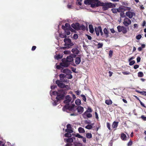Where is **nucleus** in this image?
<instances>
[{
	"instance_id": "nucleus-29",
	"label": "nucleus",
	"mask_w": 146,
	"mask_h": 146,
	"mask_svg": "<svg viewBox=\"0 0 146 146\" xmlns=\"http://www.w3.org/2000/svg\"><path fill=\"white\" fill-rule=\"evenodd\" d=\"M86 137L88 139H90L92 137V135L90 133H88L86 134Z\"/></svg>"
},
{
	"instance_id": "nucleus-63",
	"label": "nucleus",
	"mask_w": 146,
	"mask_h": 146,
	"mask_svg": "<svg viewBox=\"0 0 146 146\" xmlns=\"http://www.w3.org/2000/svg\"><path fill=\"white\" fill-rule=\"evenodd\" d=\"M141 59V58L140 57H139V56L137 58V62H139L140 61Z\"/></svg>"
},
{
	"instance_id": "nucleus-36",
	"label": "nucleus",
	"mask_w": 146,
	"mask_h": 146,
	"mask_svg": "<svg viewBox=\"0 0 146 146\" xmlns=\"http://www.w3.org/2000/svg\"><path fill=\"white\" fill-rule=\"evenodd\" d=\"M65 131L67 133H71L73 132V131L71 129H65Z\"/></svg>"
},
{
	"instance_id": "nucleus-47",
	"label": "nucleus",
	"mask_w": 146,
	"mask_h": 146,
	"mask_svg": "<svg viewBox=\"0 0 146 146\" xmlns=\"http://www.w3.org/2000/svg\"><path fill=\"white\" fill-rule=\"evenodd\" d=\"M130 62L129 63V65L130 66H132L135 63V60H132L131 61V60L130 61H129Z\"/></svg>"
},
{
	"instance_id": "nucleus-31",
	"label": "nucleus",
	"mask_w": 146,
	"mask_h": 146,
	"mask_svg": "<svg viewBox=\"0 0 146 146\" xmlns=\"http://www.w3.org/2000/svg\"><path fill=\"white\" fill-rule=\"evenodd\" d=\"M62 56L58 54L56 56H55V58L57 60L61 59L62 58Z\"/></svg>"
},
{
	"instance_id": "nucleus-52",
	"label": "nucleus",
	"mask_w": 146,
	"mask_h": 146,
	"mask_svg": "<svg viewBox=\"0 0 146 146\" xmlns=\"http://www.w3.org/2000/svg\"><path fill=\"white\" fill-rule=\"evenodd\" d=\"M75 92L77 95H80L81 93V91L80 90H78L77 91H75Z\"/></svg>"
},
{
	"instance_id": "nucleus-49",
	"label": "nucleus",
	"mask_w": 146,
	"mask_h": 146,
	"mask_svg": "<svg viewBox=\"0 0 146 146\" xmlns=\"http://www.w3.org/2000/svg\"><path fill=\"white\" fill-rule=\"evenodd\" d=\"M62 66H60V65H57L56 66V68L57 69L59 70L60 69H63V68L62 67Z\"/></svg>"
},
{
	"instance_id": "nucleus-9",
	"label": "nucleus",
	"mask_w": 146,
	"mask_h": 146,
	"mask_svg": "<svg viewBox=\"0 0 146 146\" xmlns=\"http://www.w3.org/2000/svg\"><path fill=\"white\" fill-rule=\"evenodd\" d=\"M80 24L78 22L73 23L72 24L71 27L74 29L76 30H78Z\"/></svg>"
},
{
	"instance_id": "nucleus-50",
	"label": "nucleus",
	"mask_w": 146,
	"mask_h": 146,
	"mask_svg": "<svg viewBox=\"0 0 146 146\" xmlns=\"http://www.w3.org/2000/svg\"><path fill=\"white\" fill-rule=\"evenodd\" d=\"M72 96L73 100L71 102L72 103L74 102V100L76 99V97L75 95L74 94L72 93Z\"/></svg>"
},
{
	"instance_id": "nucleus-19",
	"label": "nucleus",
	"mask_w": 146,
	"mask_h": 146,
	"mask_svg": "<svg viewBox=\"0 0 146 146\" xmlns=\"http://www.w3.org/2000/svg\"><path fill=\"white\" fill-rule=\"evenodd\" d=\"M104 34L105 35V36L106 37H108V34L109 32L107 29L106 28H105L104 29Z\"/></svg>"
},
{
	"instance_id": "nucleus-14",
	"label": "nucleus",
	"mask_w": 146,
	"mask_h": 146,
	"mask_svg": "<svg viewBox=\"0 0 146 146\" xmlns=\"http://www.w3.org/2000/svg\"><path fill=\"white\" fill-rule=\"evenodd\" d=\"M72 52L74 54H78L80 52V51L77 48H74L72 49Z\"/></svg>"
},
{
	"instance_id": "nucleus-7",
	"label": "nucleus",
	"mask_w": 146,
	"mask_h": 146,
	"mask_svg": "<svg viewBox=\"0 0 146 146\" xmlns=\"http://www.w3.org/2000/svg\"><path fill=\"white\" fill-rule=\"evenodd\" d=\"M131 23V21L127 17H125L124 19L123 24L125 26H128L129 25H130Z\"/></svg>"
},
{
	"instance_id": "nucleus-8",
	"label": "nucleus",
	"mask_w": 146,
	"mask_h": 146,
	"mask_svg": "<svg viewBox=\"0 0 146 146\" xmlns=\"http://www.w3.org/2000/svg\"><path fill=\"white\" fill-rule=\"evenodd\" d=\"M72 98L69 95H67L65 97V100L64 102L66 104H69V103L71 101Z\"/></svg>"
},
{
	"instance_id": "nucleus-60",
	"label": "nucleus",
	"mask_w": 146,
	"mask_h": 146,
	"mask_svg": "<svg viewBox=\"0 0 146 146\" xmlns=\"http://www.w3.org/2000/svg\"><path fill=\"white\" fill-rule=\"evenodd\" d=\"M141 119L144 121H146V117L144 115H142L141 116Z\"/></svg>"
},
{
	"instance_id": "nucleus-22",
	"label": "nucleus",
	"mask_w": 146,
	"mask_h": 146,
	"mask_svg": "<svg viewBox=\"0 0 146 146\" xmlns=\"http://www.w3.org/2000/svg\"><path fill=\"white\" fill-rule=\"evenodd\" d=\"M82 30L83 31H85L86 30V28L85 27V26L82 24L81 25L80 24L79 27V28L78 30Z\"/></svg>"
},
{
	"instance_id": "nucleus-59",
	"label": "nucleus",
	"mask_w": 146,
	"mask_h": 146,
	"mask_svg": "<svg viewBox=\"0 0 146 146\" xmlns=\"http://www.w3.org/2000/svg\"><path fill=\"white\" fill-rule=\"evenodd\" d=\"M120 16L122 18L124 17H125L124 12L121 13H120Z\"/></svg>"
},
{
	"instance_id": "nucleus-2",
	"label": "nucleus",
	"mask_w": 146,
	"mask_h": 146,
	"mask_svg": "<svg viewBox=\"0 0 146 146\" xmlns=\"http://www.w3.org/2000/svg\"><path fill=\"white\" fill-rule=\"evenodd\" d=\"M65 89H62L58 90L57 92L54 91L53 94L54 95H56L57 96L56 97V99L58 101L60 100L64 99L65 95L67 93Z\"/></svg>"
},
{
	"instance_id": "nucleus-35",
	"label": "nucleus",
	"mask_w": 146,
	"mask_h": 146,
	"mask_svg": "<svg viewBox=\"0 0 146 146\" xmlns=\"http://www.w3.org/2000/svg\"><path fill=\"white\" fill-rule=\"evenodd\" d=\"M84 114L85 115H86V117H88V118L91 117L92 116V115L91 113H86V114H84Z\"/></svg>"
},
{
	"instance_id": "nucleus-38",
	"label": "nucleus",
	"mask_w": 146,
	"mask_h": 146,
	"mask_svg": "<svg viewBox=\"0 0 146 146\" xmlns=\"http://www.w3.org/2000/svg\"><path fill=\"white\" fill-rule=\"evenodd\" d=\"M80 96L81 97H82V99L83 100H84V101L85 102H86V99L85 96L83 94H81L80 95Z\"/></svg>"
},
{
	"instance_id": "nucleus-3",
	"label": "nucleus",
	"mask_w": 146,
	"mask_h": 146,
	"mask_svg": "<svg viewBox=\"0 0 146 146\" xmlns=\"http://www.w3.org/2000/svg\"><path fill=\"white\" fill-rule=\"evenodd\" d=\"M102 9L104 11L107 10L109 8H113L115 7V5L111 3H102Z\"/></svg>"
},
{
	"instance_id": "nucleus-34",
	"label": "nucleus",
	"mask_w": 146,
	"mask_h": 146,
	"mask_svg": "<svg viewBox=\"0 0 146 146\" xmlns=\"http://www.w3.org/2000/svg\"><path fill=\"white\" fill-rule=\"evenodd\" d=\"M144 76L143 73L142 72H139L138 73V76L139 77H141Z\"/></svg>"
},
{
	"instance_id": "nucleus-18",
	"label": "nucleus",
	"mask_w": 146,
	"mask_h": 146,
	"mask_svg": "<svg viewBox=\"0 0 146 146\" xmlns=\"http://www.w3.org/2000/svg\"><path fill=\"white\" fill-rule=\"evenodd\" d=\"M90 32L91 33H93L94 32V29L93 26L92 25H89Z\"/></svg>"
},
{
	"instance_id": "nucleus-43",
	"label": "nucleus",
	"mask_w": 146,
	"mask_h": 146,
	"mask_svg": "<svg viewBox=\"0 0 146 146\" xmlns=\"http://www.w3.org/2000/svg\"><path fill=\"white\" fill-rule=\"evenodd\" d=\"M66 76V77L68 79H71L72 78V75L70 74H67Z\"/></svg>"
},
{
	"instance_id": "nucleus-10",
	"label": "nucleus",
	"mask_w": 146,
	"mask_h": 146,
	"mask_svg": "<svg viewBox=\"0 0 146 146\" xmlns=\"http://www.w3.org/2000/svg\"><path fill=\"white\" fill-rule=\"evenodd\" d=\"M126 8L124 6H122L117 8V12L119 13H121L124 12L126 11Z\"/></svg>"
},
{
	"instance_id": "nucleus-12",
	"label": "nucleus",
	"mask_w": 146,
	"mask_h": 146,
	"mask_svg": "<svg viewBox=\"0 0 146 146\" xmlns=\"http://www.w3.org/2000/svg\"><path fill=\"white\" fill-rule=\"evenodd\" d=\"M134 15L135 13H134L130 11H127L126 13V15L130 19L132 18Z\"/></svg>"
},
{
	"instance_id": "nucleus-5",
	"label": "nucleus",
	"mask_w": 146,
	"mask_h": 146,
	"mask_svg": "<svg viewBox=\"0 0 146 146\" xmlns=\"http://www.w3.org/2000/svg\"><path fill=\"white\" fill-rule=\"evenodd\" d=\"M117 28L118 31L119 32H122L123 34H124L127 33V29L124 26L119 25L117 27Z\"/></svg>"
},
{
	"instance_id": "nucleus-16",
	"label": "nucleus",
	"mask_w": 146,
	"mask_h": 146,
	"mask_svg": "<svg viewBox=\"0 0 146 146\" xmlns=\"http://www.w3.org/2000/svg\"><path fill=\"white\" fill-rule=\"evenodd\" d=\"M66 60L69 62L71 63V62H73L74 59L72 57L70 56H68L67 57Z\"/></svg>"
},
{
	"instance_id": "nucleus-48",
	"label": "nucleus",
	"mask_w": 146,
	"mask_h": 146,
	"mask_svg": "<svg viewBox=\"0 0 146 146\" xmlns=\"http://www.w3.org/2000/svg\"><path fill=\"white\" fill-rule=\"evenodd\" d=\"M139 93L141 94L146 96V92L145 91L139 92Z\"/></svg>"
},
{
	"instance_id": "nucleus-13",
	"label": "nucleus",
	"mask_w": 146,
	"mask_h": 146,
	"mask_svg": "<svg viewBox=\"0 0 146 146\" xmlns=\"http://www.w3.org/2000/svg\"><path fill=\"white\" fill-rule=\"evenodd\" d=\"M101 27L100 26H98V27H95V30L96 35L97 36H99L100 35V31H101Z\"/></svg>"
},
{
	"instance_id": "nucleus-21",
	"label": "nucleus",
	"mask_w": 146,
	"mask_h": 146,
	"mask_svg": "<svg viewBox=\"0 0 146 146\" xmlns=\"http://www.w3.org/2000/svg\"><path fill=\"white\" fill-rule=\"evenodd\" d=\"M69 104H66L64 107L62 108V110L63 111H66L67 110H68Z\"/></svg>"
},
{
	"instance_id": "nucleus-44",
	"label": "nucleus",
	"mask_w": 146,
	"mask_h": 146,
	"mask_svg": "<svg viewBox=\"0 0 146 146\" xmlns=\"http://www.w3.org/2000/svg\"><path fill=\"white\" fill-rule=\"evenodd\" d=\"M103 46L102 43H99L98 44L97 47L98 48H101Z\"/></svg>"
},
{
	"instance_id": "nucleus-27",
	"label": "nucleus",
	"mask_w": 146,
	"mask_h": 146,
	"mask_svg": "<svg viewBox=\"0 0 146 146\" xmlns=\"http://www.w3.org/2000/svg\"><path fill=\"white\" fill-rule=\"evenodd\" d=\"M73 135V136H75L77 137L81 138H83V136H82L79 133H76L74 134H72Z\"/></svg>"
},
{
	"instance_id": "nucleus-17",
	"label": "nucleus",
	"mask_w": 146,
	"mask_h": 146,
	"mask_svg": "<svg viewBox=\"0 0 146 146\" xmlns=\"http://www.w3.org/2000/svg\"><path fill=\"white\" fill-rule=\"evenodd\" d=\"M64 141H66L67 143H72L73 141V139L72 138L64 139Z\"/></svg>"
},
{
	"instance_id": "nucleus-56",
	"label": "nucleus",
	"mask_w": 146,
	"mask_h": 146,
	"mask_svg": "<svg viewBox=\"0 0 146 146\" xmlns=\"http://www.w3.org/2000/svg\"><path fill=\"white\" fill-rule=\"evenodd\" d=\"M107 127L109 130H111L110 128V124L109 123H107Z\"/></svg>"
},
{
	"instance_id": "nucleus-23",
	"label": "nucleus",
	"mask_w": 146,
	"mask_h": 146,
	"mask_svg": "<svg viewBox=\"0 0 146 146\" xmlns=\"http://www.w3.org/2000/svg\"><path fill=\"white\" fill-rule=\"evenodd\" d=\"M78 131L80 133H84L85 132V131L84 128L82 127H80L78 129Z\"/></svg>"
},
{
	"instance_id": "nucleus-1",
	"label": "nucleus",
	"mask_w": 146,
	"mask_h": 146,
	"mask_svg": "<svg viewBox=\"0 0 146 146\" xmlns=\"http://www.w3.org/2000/svg\"><path fill=\"white\" fill-rule=\"evenodd\" d=\"M66 75L64 74H60V80H57L56 82V83L59 87L61 88H65V90H67L70 89L69 86L68 85H66L62 83L67 82V80L66 78Z\"/></svg>"
},
{
	"instance_id": "nucleus-15",
	"label": "nucleus",
	"mask_w": 146,
	"mask_h": 146,
	"mask_svg": "<svg viewBox=\"0 0 146 146\" xmlns=\"http://www.w3.org/2000/svg\"><path fill=\"white\" fill-rule=\"evenodd\" d=\"M81 62V58L80 57H78L76 58L75 62L76 64L78 65L80 64Z\"/></svg>"
},
{
	"instance_id": "nucleus-41",
	"label": "nucleus",
	"mask_w": 146,
	"mask_h": 146,
	"mask_svg": "<svg viewBox=\"0 0 146 146\" xmlns=\"http://www.w3.org/2000/svg\"><path fill=\"white\" fill-rule=\"evenodd\" d=\"M113 51L111 50H110L109 52V56L110 58H111L113 54Z\"/></svg>"
},
{
	"instance_id": "nucleus-24",
	"label": "nucleus",
	"mask_w": 146,
	"mask_h": 146,
	"mask_svg": "<svg viewBox=\"0 0 146 146\" xmlns=\"http://www.w3.org/2000/svg\"><path fill=\"white\" fill-rule=\"evenodd\" d=\"M121 137L122 140H126V136L124 133H122L121 134Z\"/></svg>"
},
{
	"instance_id": "nucleus-25",
	"label": "nucleus",
	"mask_w": 146,
	"mask_h": 146,
	"mask_svg": "<svg viewBox=\"0 0 146 146\" xmlns=\"http://www.w3.org/2000/svg\"><path fill=\"white\" fill-rule=\"evenodd\" d=\"M92 109L89 107H88L87 110L84 112V114H86L87 113H90L92 112Z\"/></svg>"
},
{
	"instance_id": "nucleus-55",
	"label": "nucleus",
	"mask_w": 146,
	"mask_h": 146,
	"mask_svg": "<svg viewBox=\"0 0 146 146\" xmlns=\"http://www.w3.org/2000/svg\"><path fill=\"white\" fill-rule=\"evenodd\" d=\"M64 53L66 54H69L70 52L68 50H65L64 51Z\"/></svg>"
},
{
	"instance_id": "nucleus-11",
	"label": "nucleus",
	"mask_w": 146,
	"mask_h": 146,
	"mask_svg": "<svg viewBox=\"0 0 146 146\" xmlns=\"http://www.w3.org/2000/svg\"><path fill=\"white\" fill-rule=\"evenodd\" d=\"M76 109L77 110L78 114H82L84 111L83 107L81 106H78Z\"/></svg>"
},
{
	"instance_id": "nucleus-30",
	"label": "nucleus",
	"mask_w": 146,
	"mask_h": 146,
	"mask_svg": "<svg viewBox=\"0 0 146 146\" xmlns=\"http://www.w3.org/2000/svg\"><path fill=\"white\" fill-rule=\"evenodd\" d=\"M75 106L74 104L72 105L71 106H69L68 110L70 111H73L74 110V107Z\"/></svg>"
},
{
	"instance_id": "nucleus-62",
	"label": "nucleus",
	"mask_w": 146,
	"mask_h": 146,
	"mask_svg": "<svg viewBox=\"0 0 146 146\" xmlns=\"http://www.w3.org/2000/svg\"><path fill=\"white\" fill-rule=\"evenodd\" d=\"M140 104L141 106H142L143 107H144L145 108L146 107L145 106V105L144 104L141 102L140 100H139Z\"/></svg>"
},
{
	"instance_id": "nucleus-57",
	"label": "nucleus",
	"mask_w": 146,
	"mask_h": 146,
	"mask_svg": "<svg viewBox=\"0 0 146 146\" xmlns=\"http://www.w3.org/2000/svg\"><path fill=\"white\" fill-rule=\"evenodd\" d=\"M66 127L67 129H71L72 128V127L71 126V125L70 124H68L66 125Z\"/></svg>"
},
{
	"instance_id": "nucleus-4",
	"label": "nucleus",
	"mask_w": 146,
	"mask_h": 146,
	"mask_svg": "<svg viewBox=\"0 0 146 146\" xmlns=\"http://www.w3.org/2000/svg\"><path fill=\"white\" fill-rule=\"evenodd\" d=\"M64 41L65 43L64 45L66 47H62V48L63 49H65L66 47L69 48L74 45V44L72 42L71 39L70 38H65L64 40Z\"/></svg>"
},
{
	"instance_id": "nucleus-32",
	"label": "nucleus",
	"mask_w": 146,
	"mask_h": 146,
	"mask_svg": "<svg viewBox=\"0 0 146 146\" xmlns=\"http://www.w3.org/2000/svg\"><path fill=\"white\" fill-rule=\"evenodd\" d=\"M59 36L61 38H65L67 37V36L65 33L60 34Z\"/></svg>"
},
{
	"instance_id": "nucleus-28",
	"label": "nucleus",
	"mask_w": 146,
	"mask_h": 146,
	"mask_svg": "<svg viewBox=\"0 0 146 146\" xmlns=\"http://www.w3.org/2000/svg\"><path fill=\"white\" fill-rule=\"evenodd\" d=\"M75 103L76 105H79L81 104V101L79 99H77L76 100Z\"/></svg>"
},
{
	"instance_id": "nucleus-61",
	"label": "nucleus",
	"mask_w": 146,
	"mask_h": 146,
	"mask_svg": "<svg viewBox=\"0 0 146 146\" xmlns=\"http://www.w3.org/2000/svg\"><path fill=\"white\" fill-rule=\"evenodd\" d=\"M68 30L71 31V32H75V31L74 30V29H72L71 27H70L69 28V29H68Z\"/></svg>"
},
{
	"instance_id": "nucleus-58",
	"label": "nucleus",
	"mask_w": 146,
	"mask_h": 146,
	"mask_svg": "<svg viewBox=\"0 0 146 146\" xmlns=\"http://www.w3.org/2000/svg\"><path fill=\"white\" fill-rule=\"evenodd\" d=\"M122 73L124 75H129L130 74V72H123Z\"/></svg>"
},
{
	"instance_id": "nucleus-46",
	"label": "nucleus",
	"mask_w": 146,
	"mask_h": 146,
	"mask_svg": "<svg viewBox=\"0 0 146 146\" xmlns=\"http://www.w3.org/2000/svg\"><path fill=\"white\" fill-rule=\"evenodd\" d=\"M65 34L66 35H68L70 34V33L68 29H67L65 31Z\"/></svg>"
},
{
	"instance_id": "nucleus-6",
	"label": "nucleus",
	"mask_w": 146,
	"mask_h": 146,
	"mask_svg": "<svg viewBox=\"0 0 146 146\" xmlns=\"http://www.w3.org/2000/svg\"><path fill=\"white\" fill-rule=\"evenodd\" d=\"M62 62L60 63V65L62 67H68L71 64L65 58L62 59Z\"/></svg>"
},
{
	"instance_id": "nucleus-20",
	"label": "nucleus",
	"mask_w": 146,
	"mask_h": 146,
	"mask_svg": "<svg viewBox=\"0 0 146 146\" xmlns=\"http://www.w3.org/2000/svg\"><path fill=\"white\" fill-rule=\"evenodd\" d=\"M118 122L114 121L113 122L112 125V127L113 128H116L118 125Z\"/></svg>"
},
{
	"instance_id": "nucleus-40",
	"label": "nucleus",
	"mask_w": 146,
	"mask_h": 146,
	"mask_svg": "<svg viewBox=\"0 0 146 146\" xmlns=\"http://www.w3.org/2000/svg\"><path fill=\"white\" fill-rule=\"evenodd\" d=\"M70 71V70L68 69H64L63 70L62 72L64 73L67 74L69 73Z\"/></svg>"
},
{
	"instance_id": "nucleus-42",
	"label": "nucleus",
	"mask_w": 146,
	"mask_h": 146,
	"mask_svg": "<svg viewBox=\"0 0 146 146\" xmlns=\"http://www.w3.org/2000/svg\"><path fill=\"white\" fill-rule=\"evenodd\" d=\"M65 25L67 29H68L69 28L71 27L70 24L68 23H65Z\"/></svg>"
},
{
	"instance_id": "nucleus-26",
	"label": "nucleus",
	"mask_w": 146,
	"mask_h": 146,
	"mask_svg": "<svg viewBox=\"0 0 146 146\" xmlns=\"http://www.w3.org/2000/svg\"><path fill=\"white\" fill-rule=\"evenodd\" d=\"M105 103L108 105H111L112 103V102L111 100H106L105 101Z\"/></svg>"
},
{
	"instance_id": "nucleus-37",
	"label": "nucleus",
	"mask_w": 146,
	"mask_h": 146,
	"mask_svg": "<svg viewBox=\"0 0 146 146\" xmlns=\"http://www.w3.org/2000/svg\"><path fill=\"white\" fill-rule=\"evenodd\" d=\"M92 128V126L91 125H88L85 127V128L88 129H91Z\"/></svg>"
},
{
	"instance_id": "nucleus-51",
	"label": "nucleus",
	"mask_w": 146,
	"mask_h": 146,
	"mask_svg": "<svg viewBox=\"0 0 146 146\" xmlns=\"http://www.w3.org/2000/svg\"><path fill=\"white\" fill-rule=\"evenodd\" d=\"M141 35L139 34L136 36V38L137 40H139L141 38Z\"/></svg>"
},
{
	"instance_id": "nucleus-33",
	"label": "nucleus",
	"mask_w": 146,
	"mask_h": 146,
	"mask_svg": "<svg viewBox=\"0 0 146 146\" xmlns=\"http://www.w3.org/2000/svg\"><path fill=\"white\" fill-rule=\"evenodd\" d=\"M92 1V0H85L84 1V3L86 5L90 4L91 1Z\"/></svg>"
},
{
	"instance_id": "nucleus-45",
	"label": "nucleus",
	"mask_w": 146,
	"mask_h": 146,
	"mask_svg": "<svg viewBox=\"0 0 146 146\" xmlns=\"http://www.w3.org/2000/svg\"><path fill=\"white\" fill-rule=\"evenodd\" d=\"M111 10L112 12V13H116L117 12V9L113 8L111 9Z\"/></svg>"
},
{
	"instance_id": "nucleus-39",
	"label": "nucleus",
	"mask_w": 146,
	"mask_h": 146,
	"mask_svg": "<svg viewBox=\"0 0 146 146\" xmlns=\"http://www.w3.org/2000/svg\"><path fill=\"white\" fill-rule=\"evenodd\" d=\"M64 136L66 137H71L72 135L70 133H66L64 134Z\"/></svg>"
},
{
	"instance_id": "nucleus-54",
	"label": "nucleus",
	"mask_w": 146,
	"mask_h": 146,
	"mask_svg": "<svg viewBox=\"0 0 146 146\" xmlns=\"http://www.w3.org/2000/svg\"><path fill=\"white\" fill-rule=\"evenodd\" d=\"M73 38L75 39H76L78 38V35L77 34H75L73 36Z\"/></svg>"
},
{
	"instance_id": "nucleus-64",
	"label": "nucleus",
	"mask_w": 146,
	"mask_h": 146,
	"mask_svg": "<svg viewBox=\"0 0 146 146\" xmlns=\"http://www.w3.org/2000/svg\"><path fill=\"white\" fill-rule=\"evenodd\" d=\"M139 66L138 65H135L134 66L133 68L134 69H136L139 68Z\"/></svg>"
},
{
	"instance_id": "nucleus-53",
	"label": "nucleus",
	"mask_w": 146,
	"mask_h": 146,
	"mask_svg": "<svg viewBox=\"0 0 146 146\" xmlns=\"http://www.w3.org/2000/svg\"><path fill=\"white\" fill-rule=\"evenodd\" d=\"M133 143L132 141L130 140L129 142L127 143V146H131L132 145Z\"/></svg>"
}]
</instances>
